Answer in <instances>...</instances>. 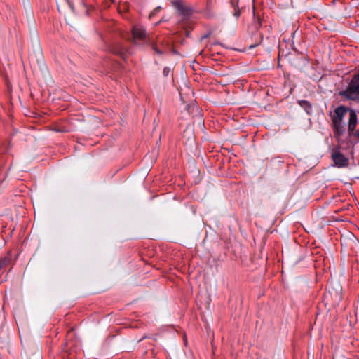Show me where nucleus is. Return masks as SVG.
<instances>
[{"label":"nucleus","instance_id":"obj_12","mask_svg":"<svg viewBox=\"0 0 359 359\" xmlns=\"http://www.w3.org/2000/svg\"><path fill=\"white\" fill-rule=\"evenodd\" d=\"M233 15L236 18H238L241 15V11L239 8H236V9H234Z\"/></svg>","mask_w":359,"mask_h":359},{"label":"nucleus","instance_id":"obj_10","mask_svg":"<svg viewBox=\"0 0 359 359\" xmlns=\"http://www.w3.org/2000/svg\"><path fill=\"white\" fill-rule=\"evenodd\" d=\"M8 262V259L6 257L0 259V270L6 265Z\"/></svg>","mask_w":359,"mask_h":359},{"label":"nucleus","instance_id":"obj_11","mask_svg":"<svg viewBox=\"0 0 359 359\" xmlns=\"http://www.w3.org/2000/svg\"><path fill=\"white\" fill-rule=\"evenodd\" d=\"M239 0H230V3L234 9L238 7Z\"/></svg>","mask_w":359,"mask_h":359},{"label":"nucleus","instance_id":"obj_3","mask_svg":"<svg viewBox=\"0 0 359 359\" xmlns=\"http://www.w3.org/2000/svg\"><path fill=\"white\" fill-rule=\"evenodd\" d=\"M133 40L136 44H142L147 39L144 28L140 25H135L132 30Z\"/></svg>","mask_w":359,"mask_h":359},{"label":"nucleus","instance_id":"obj_4","mask_svg":"<svg viewBox=\"0 0 359 359\" xmlns=\"http://www.w3.org/2000/svg\"><path fill=\"white\" fill-rule=\"evenodd\" d=\"M332 159L335 165L338 168H345L348 165V158H346L339 151H335L332 152Z\"/></svg>","mask_w":359,"mask_h":359},{"label":"nucleus","instance_id":"obj_9","mask_svg":"<svg viewBox=\"0 0 359 359\" xmlns=\"http://www.w3.org/2000/svg\"><path fill=\"white\" fill-rule=\"evenodd\" d=\"M111 51L114 53L120 55L121 57H123L125 55V50L123 48H120L118 50L113 49Z\"/></svg>","mask_w":359,"mask_h":359},{"label":"nucleus","instance_id":"obj_5","mask_svg":"<svg viewBox=\"0 0 359 359\" xmlns=\"http://www.w3.org/2000/svg\"><path fill=\"white\" fill-rule=\"evenodd\" d=\"M349 112V118L348 123V131L350 136H351L355 129V127L358 123V116L355 110L348 109Z\"/></svg>","mask_w":359,"mask_h":359},{"label":"nucleus","instance_id":"obj_17","mask_svg":"<svg viewBox=\"0 0 359 359\" xmlns=\"http://www.w3.org/2000/svg\"><path fill=\"white\" fill-rule=\"evenodd\" d=\"M153 14H154L153 13H151V14L149 15V17L151 18V15H152Z\"/></svg>","mask_w":359,"mask_h":359},{"label":"nucleus","instance_id":"obj_15","mask_svg":"<svg viewBox=\"0 0 359 359\" xmlns=\"http://www.w3.org/2000/svg\"><path fill=\"white\" fill-rule=\"evenodd\" d=\"M255 46H256V45H251V46H250V48H255Z\"/></svg>","mask_w":359,"mask_h":359},{"label":"nucleus","instance_id":"obj_13","mask_svg":"<svg viewBox=\"0 0 359 359\" xmlns=\"http://www.w3.org/2000/svg\"><path fill=\"white\" fill-rule=\"evenodd\" d=\"M170 69L168 67H165L163 69V73L164 76H167L169 74Z\"/></svg>","mask_w":359,"mask_h":359},{"label":"nucleus","instance_id":"obj_6","mask_svg":"<svg viewBox=\"0 0 359 359\" xmlns=\"http://www.w3.org/2000/svg\"><path fill=\"white\" fill-rule=\"evenodd\" d=\"M172 5L177 11L184 16H189L191 14L192 10L191 7L185 5L181 0L173 1Z\"/></svg>","mask_w":359,"mask_h":359},{"label":"nucleus","instance_id":"obj_7","mask_svg":"<svg viewBox=\"0 0 359 359\" xmlns=\"http://www.w3.org/2000/svg\"><path fill=\"white\" fill-rule=\"evenodd\" d=\"M152 49L158 55H163L166 52L165 47L162 44L161 46H158L156 43H153Z\"/></svg>","mask_w":359,"mask_h":359},{"label":"nucleus","instance_id":"obj_14","mask_svg":"<svg viewBox=\"0 0 359 359\" xmlns=\"http://www.w3.org/2000/svg\"><path fill=\"white\" fill-rule=\"evenodd\" d=\"M354 135L355 137H358L359 138V130L355 131V132H353V135Z\"/></svg>","mask_w":359,"mask_h":359},{"label":"nucleus","instance_id":"obj_1","mask_svg":"<svg viewBox=\"0 0 359 359\" xmlns=\"http://www.w3.org/2000/svg\"><path fill=\"white\" fill-rule=\"evenodd\" d=\"M347 112L348 108L344 105H341L334 109L333 114H330L332 119V128L334 137L337 139L341 137L345 133L343 121Z\"/></svg>","mask_w":359,"mask_h":359},{"label":"nucleus","instance_id":"obj_16","mask_svg":"<svg viewBox=\"0 0 359 359\" xmlns=\"http://www.w3.org/2000/svg\"><path fill=\"white\" fill-rule=\"evenodd\" d=\"M258 24H259V26H260V25H261V22H260V20H259V19H258Z\"/></svg>","mask_w":359,"mask_h":359},{"label":"nucleus","instance_id":"obj_8","mask_svg":"<svg viewBox=\"0 0 359 359\" xmlns=\"http://www.w3.org/2000/svg\"><path fill=\"white\" fill-rule=\"evenodd\" d=\"M298 103L302 108L305 109L307 114H310V112L312 110V107L311 104L308 101L302 100H299Z\"/></svg>","mask_w":359,"mask_h":359},{"label":"nucleus","instance_id":"obj_2","mask_svg":"<svg viewBox=\"0 0 359 359\" xmlns=\"http://www.w3.org/2000/svg\"><path fill=\"white\" fill-rule=\"evenodd\" d=\"M339 95L359 102V72L353 75L346 89L339 92Z\"/></svg>","mask_w":359,"mask_h":359}]
</instances>
